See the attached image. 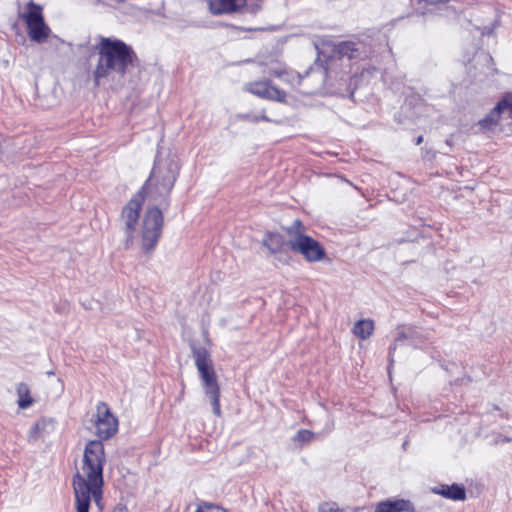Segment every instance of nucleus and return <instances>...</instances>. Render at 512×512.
<instances>
[{
	"instance_id": "8",
	"label": "nucleus",
	"mask_w": 512,
	"mask_h": 512,
	"mask_svg": "<svg viewBox=\"0 0 512 512\" xmlns=\"http://www.w3.org/2000/svg\"><path fill=\"white\" fill-rule=\"evenodd\" d=\"M28 8L29 10L22 14V18L27 26L28 35L32 41L43 43L48 39L51 30L44 21L42 8L32 1L28 4Z\"/></svg>"
},
{
	"instance_id": "26",
	"label": "nucleus",
	"mask_w": 512,
	"mask_h": 512,
	"mask_svg": "<svg viewBox=\"0 0 512 512\" xmlns=\"http://www.w3.org/2000/svg\"><path fill=\"white\" fill-rule=\"evenodd\" d=\"M406 337H407V336H406V334H405V333H401V334L399 335V337L397 338L396 343H397V342H399V341H401L402 339H406Z\"/></svg>"
},
{
	"instance_id": "7",
	"label": "nucleus",
	"mask_w": 512,
	"mask_h": 512,
	"mask_svg": "<svg viewBox=\"0 0 512 512\" xmlns=\"http://www.w3.org/2000/svg\"><path fill=\"white\" fill-rule=\"evenodd\" d=\"M143 202L144 195L142 192H139L122 209L120 223L125 233V248L127 249L133 244L134 233Z\"/></svg>"
},
{
	"instance_id": "1",
	"label": "nucleus",
	"mask_w": 512,
	"mask_h": 512,
	"mask_svg": "<svg viewBox=\"0 0 512 512\" xmlns=\"http://www.w3.org/2000/svg\"><path fill=\"white\" fill-rule=\"evenodd\" d=\"M104 446L100 440L89 441L84 449L83 464L73 479L77 512H88L91 497L98 503L102 494Z\"/></svg>"
},
{
	"instance_id": "10",
	"label": "nucleus",
	"mask_w": 512,
	"mask_h": 512,
	"mask_svg": "<svg viewBox=\"0 0 512 512\" xmlns=\"http://www.w3.org/2000/svg\"><path fill=\"white\" fill-rule=\"evenodd\" d=\"M96 434L100 439L111 438L118 431V420L105 402H99L95 416Z\"/></svg>"
},
{
	"instance_id": "14",
	"label": "nucleus",
	"mask_w": 512,
	"mask_h": 512,
	"mask_svg": "<svg viewBox=\"0 0 512 512\" xmlns=\"http://www.w3.org/2000/svg\"><path fill=\"white\" fill-rule=\"evenodd\" d=\"M433 492L447 499L452 500H465L466 492L463 486L453 484V485H442L439 488H434Z\"/></svg>"
},
{
	"instance_id": "13",
	"label": "nucleus",
	"mask_w": 512,
	"mask_h": 512,
	"mask_svg": "<svg viewBox=\"0 0 512 512\" xmlns=\"http://www.w3.org/2000/svg\"><path fill=\"white\" fill-rule=\"evenodd\" d=\"M375 512H414V507L407 500H386L377 505Z\"/></svg>"
},
{
	"instance_id": "2",
	"label": "nucleus",
	"mask_w": 512,
	"mask_h": 512,
	"mask_svg": "<svg viewBox=\"0 0 512 512\" xmlns=\"http://www.w3.org/2000/svg\"><path fill=\"white\" fill-rule=\"evenodd\" d=\"M133 57L132 49L122 41L102 38L87 59L88 69L93 70L95 85H100L101 80L112 73L124 75Z\"/></svg>"
},
{
	"instance_id": "23",
	"label": "nucleus",
	"mask_w": 512,
	"mask_h": 512,
	"mask_svg": "<svg viewBox=\"0 0 512 512\" xmlns=\"http://www.w3.org/2000/svg\"><path fill=\"white\" fill-rule=\"evenodd\" d=\"M39 428H40V423H35L33 425V427L31 428L30 430V433H29V441H32V442H35L37 440V433L39 431Z\"/></svg>"
},
{
	"instance_id": "20",
	"label": "nucleus",
	"mask_w": 512,
	"mask_h": 512,
	"mask_svg": "<svg viewBox=\"0 0 512 512\" xmlns=\"http://www.w3.org/2000/svg\"><path fill=\"white\" fill-rule=\"evenodd\" d=\"M318 512H344L334 502H324L319 505Z\"/></svg>"
},
{
	"instance_id": "17",
	"label": "nucleus",
	"mask_w": 512,
	"mask_h": 512,
	"mask_svg": "<svg viewBox=\"0 0 512 512\" xmlns=\"http://www.w3.org/2000/svg\"><path fill=\"white\" fill-rule=\"evenodd\" d=\"M17 395H18V406L21 409H26L32 405L33 399L30 396V389L27 384L20 383L17 386Z\"/></svg>"
},
{
	"instance_id": "5",
	"label": "nucleus",
	"mask_w": 512,
	"mask_h": 512,
	"mask_svg": "<svg viewBox=\"0 0 512 512\" xmlns=\"http://www.w3.org/2000/svg\"><path fill=\"white\" fill-rule=\"evenodd\" d=\"M179 163L175 157L159 159L155 162L151 178L156 182V190L161 196H167L176 182Z\"/></svg>"
},
{
	"instance_id": "27",
	"label": "nucleus",
	"mask_w": 512,
	"mask_h": 512,
	"mask_svg": "<svg viewBox=\"0 0 512 512\" xmlns=\"http://www.w3.org/2000/svg\"><path fill=\"white\" fill-rule=\"evenodd\" d=\"M423 142V136H418L416 139V145H420Z\"/></svg>"
},
{
	"instance_id": "11",
	"label": "nucleus",
	"mask_w": 512,
	"mask_h": 512,
	"mask_svg": "<svg viewBox=\"0 0 512 512\" xmlns=\"http://www.w3.org/2000/svg\"><path fill=\"white\" fill-rule=\"evenodd\" d=\"M245 90L268 100L284 102L286 98V93L273 86L268 80L250 82L246 84Z\"/></svg>"
},
{
	"instance_id": "9",
	"label": "nucleus",
	"mask_w": 512,
	"mask_h": 512,
	"mask_svg": "<svg viewBox=\"0 0 512 512\" xmlns=\"http://www.w3.org/2000/svg\"><path fill=\"white\" fill-rule=\"evenodd\" d=\"M263 0H209V9L215 14L247 12L257 13Z\"/></svg>"
},
{
	"instance_id": "4",
	"label": "nucleus",
	"mask_w": 512,
	"mask_h": 512,
	"mask_svg": "<svg viewBox=\"0 0 512 512\" xmlns=\"http://www.w3.org/2000/svg\"><path fill=\"white\" fill-rule=\"evenodd\" d=\"M304 227L299 220L287 228V234L290 236L288 246L295 252L300 253L309 262L322 260L325 256L323 246L315 239L303 233Z\"/></svg>"
},
{
	"instance_id": "18",
	"label": "nucleus",
	"mask_w": 512,
	"mask_h": 512,
	"mask_svg": "<svg viewBox=\"0 0 512 512\" xmlns=\"http://www.w3.org/2000/svg\"><path fill=\"white\" fill-rule=\"evenodd\" d=\"M337 53L340 57L353 59L359 56L360 52L357 45L353 42H342L337 46Z\"/></svg>"
},
{
	"instance_id": "3",
	"label": "nucleus",
	"mask_w": 512,
	"mask_h": 512,
	"mask_svg": "<svg viewBox=\"0 0 512 512\" xmlns=\"http://www.w3.org/2000/svg\"><path fill=\"white\" fill-rule=\"evenodd\" d=\"M193 357L200 378L203 382L204 393L210 399L214 414L220 417V387L217 382V376L213 368L210 354L206 348H194Z\"/></svg>"
},
{
	"instance_id": "28",
	"label": "nucleus",
	"mask_w": 512,
	"mask_h": 512,
	"mask_svg": "<svg viewBox=\"0 0 512 512\" xmlns=\"http://www.w3.org/2000/svg\"><path fill=\"white\" fill-rule=\"evenodd\" d=\"M395 348H396V344L390 348V354H392V352L395 350Z\"/></svg>"
},
{
	"instance_id": "24",
	"label": "nucleus",
	"mask_w": 512,
	"mask_h": 512,
	"mask_svg": "<svg viewBox=\"0 0 512 512\" xmlns=\"http://www.w3.org/2000/svg\"><path fill=\"white\" fill-rule=\"evenodd\" d=\"M113 512H128V510L125 506L118 505L117 507H115Z\"/></svg>"
},
{
	"instance_id": "16",
	"label": "nucleus",
	"mask_w": 512,
	"mask_h": 512,
	"mask_svg": "<svg viewBox=\"0 0 512 512\" xmlns=\"http://www.w3.org/2000/svg\"><path fill=\"white\" fill-rule=\"evenodd\" d=\"M374 331V323L372 320L369 319H362L355 323L353 328V333L365 340L369 338Z\"/></svg>"
},
{
	"instance_id": "12",
	"label": "nucleus",
	"mask_w": 512,
	"mask_h": 512,
	"mask_svg": "<svg viewBox=\"0 0 512 512\" xmlns=\"http://www.w3.org/2000/svg\"><path fill=\"white\" fill-rule=\"evenodd\" d=\"M505 112L509 116L512 115V102L508 98L502 99L484 119L479 121V125L483 129H491L497 125L501 114Z\"/></svg>"
},
{
	"instance_id": "19",
	"label": "nucleus",
	"mask_w": 512,
	"mask_h": 512,
	"mask_svg": "<svg viewBox=\"0 0 512 512\" xmlns=\"http://www.w3.org/2000/svg\"><path fill=\"white\" fill-rule=\"evenodd\" d=\"M269 75H273L277 78L284 79V81L288 83H292L291 78H294L289 74V72L286 70L285 66H282L280 64H277L275 67H270L267 72Z\"/></svg>"
},
{
	"instance_id": "25",
	"label": "nucleus",
	"mask_w": 512,
	"mask_h": 512,
	"mask_svg": "<svg viewBox=\"0 0 512 512\" xmlns=\"http://www.w3.org/2000/svg\"><path fill=\"white\" fill-rule=\"evenodd\" d=\"M252 120L256 122V121H259V120H268V119H267V117H266V116L262 115V116H260V117H256V116H255V117H253V119H252Z\"/></svg>"
},
{
	"instance_id": "21",
	"label": "nucleus",
	"mask_w": 512,
	"mask_h": 512,
	"mask_svg": "<svg viewBox=\"0 0 512 512\" xmlns=\"http://www.w3.org/2000/svg\"><path fill=\"white\" fill-rule=\"evenodd\" d=\"M314 437V433L307 429H301L298 431L295 439L301 442H309Z\"/></svg>"
},
{
	"instance_id": "15",
	"label": "nucleus",
	"mask_w": 512,
	"mask_h": 512,
	"mask_svg": "<svg viewBox=\"0 0 512 512\" xmlns=\"http://www.w3.org/2000/svg\"><path fill=\"white\" fill-rule=\"evenodd\" d=\"M262 243L271 253L280 252L285 245H288V242H285L282 235L272 232L265 235Z\"/></svg>"
},
{
	"instance_id": "22",
	"label": "nucleus",
	"mask_w": 512,
	"mask_h": 512,
	"mask_svg": "<svg viewBox=\"0 0 512 512\" xmlns=\"http://www.w3.org/2000/svg\"><path fill=\"white\" fill-rule=\"evenodd\" d=\"M196 512H228V511H226L225 509H223L219 506L205 504L203 506H200L196 510Z\"/></svg>"
},
{
	"instance_id": "6",
	"label": "nucleus",
	"mask_w": 512,
	"mask_h": 512,
	"mask_svg": "<svg viewBox=\"0 0 512 512\" xmlns=\"http://www.w3.org/2000/svg\"><path fill=\"white\" fill-rule=\"evenodd\" d=\"M163 215L159 208L152 207L144 215L141 225V243L144 252H151L162 233Z\"/></svg>"
}]
</instances>
